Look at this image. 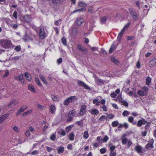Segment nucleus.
<instances>
[{"label":"nucleus","mask_w":156,"mask_h":156,"mask_svg":"<svg viewBox=\"0 0 156 156\" xmlns=\"http://www.w3.org/2000/svg\"><path fill=\"white\" fill-rule=\"evenodd\" d=\"M2 46L5 48H8L12 45L11 42L8 40H2L0 41Z\"/></svg>","instance_id":"nucleus-1"},{"label":"nucleus","mask_w":156,"mask_h":156,"mask_svg":"<svg viewBox=\"0 0 156 156\" xmlns=\"http://www.w3.org/2000/svg\"><path fill=\"white\" fill-rule=\"evenodd\" d=\"M76 99V96H72L66 99L63 102V104L65 105H68L70 102H73Z\"/></svg>","instance_id":"nucleus-2"},{"label":"nucleus","mask_w":156,"mask_h":156,"mask_svg":"<svg viewBox=\"0 0 156 156\" xmlns=\"http://www.w3.org/2000/svg\"><path fill=\"white\" fill-rule=\"evenodd\" d=\"M129 10L132 18L134 20H136L138 18V16L136 12L131 8H129Z\"/></svg>","instance_id":"nucleus-3"},{"label":"nucleus","mask_w":156,"mask_h":156,"mask_svg":"<svg viewBox=\"0 0 156 156\" xmlns=\"http://www.w3.org/2000/svg\"><path fill=\"white\" fill-rule=\"evenodd\" d=\"M39 35L41 39H43L45 37V33L44 28L42 26H41L40 27Z\"/></svg>","instance_id":"nucleus-4"},{"label":"nucleus","mask_w":156,"mask_h":156,"mask_svg":"<svg viewBox=\"0 0 156 156\" xmlns=\"http://www.w3.org/2000/svg\"><path fill=\"white\" fill-rule=\"evenodd\" d=\"M78 29L76 27H73L72 29V31L70 33V36L72 37H75L77 35Z\"/></svg>","instance_id":"nucleus-5"},{"label":"nucleus","mask_w":156,"mask_h":156,"mask_svg":"<svg viewBox=\"0 0 156 156\" xmlns=\"http://www.w3.org/2000/svg\"><path fill=\"white\" fill-rule=\"evenodd\" d=\"M77 84L81 87H84V88L87 90H90V87L84 82L82 81L78 80L77 82Z\"/></svg>","instance_id":"nucleus-6"},{"label":"nucleus","mask_w":156,"mask_h":156,"mask_svg":"<svg viewBox=\"0 0 156 156\" xmlns=\"http://www.w3.org/2000/svg\"><path fill=\"white\" fill-rule=\"evenodd\" d=\"M77 48L84 54H86L87 51V50L86 48L80 45H79L77 46Z\"/></svg>","instance_id":"nucleus-7"},{"label":"nucleus","mask_w":156,"mask_h":156,"mask_svg":"<svg viewBox=\"0 0 156 156\" xmlns=\"http://www.w3.org/2000/svg\"><path fill=\"white\" fill-rule=\"evenodd\" d=\"M147 122V121H146L145 119H142L141 120H139L137 123V126L138 127H140L143 125H145Z\"/></svg>","instance_id":"nucleus-8"},{"label":"nucleus","mask_w":156,"mask_h":156,"mask_svg":"<svg viewBox=\"0 0 156 156\" xmlns=\"http://www.w3.org/2000/svg\"><path fill=\"white\" fill-rule=\"evenodd\" d=\"M154 140L153 139H151L148 141V143L147 144L146 146L145 147L147 149H148L149 147L151 148H153L154 147V146L153 145L154 143Z\"/></svg>","instance_id":"nucleus-9"},{"label":"nucleus","mask_w":156,"mask_h":156,"mask_svg":"<svg viewBox=\"0 0 156 156\" xmlns=\"http://www.w3.org/2000/svg\"><path fill=\"white\" fill-rule=\"evenodd\" d=\"M86 106L85 105H83L82 106L80 110L79 114L81 116L83 115L85 113V109Z\"/></svg>","instance_id":"nucleus-10"},{"label":"nucleus","mask_w":156,"mask_h":156,"mask_svg":"<svg viewBox=\"0 0 156 156\" xmlns=\"http://www.w3.org/2000/svg\"><path fill=\"white\" fill-rule=\"evenodd\" d=\"M18 103L17 100L16 99H13L12 100L9 104L8 106L9 107H11L16 105Z\"/></svg>","instance_id":"nucleus-11"},{"label":"nucleus","mask_w":156,"mask_h":156,"mask_svg":"<svg viewBox=\"0 0 156 156\" xmlns=\"http://www.w3.org/2000/svg\"><path fill=\"white\" fill-rule=\"evenodd\" d=\"M56 111V108L55 106L53 105H51L49 106V112L52 114H55Z\"/></svg>","instance_id":"nucleus-12"},{"label":"nucleus","mask_w":156,"mask_h":156,"mask_svg":"<svg viewBox=\"0 0 156 156\" xmlns=\"http://www.w3.org/2000/svg\"><path fill=\"white\" fill-rule=\"evenodd\" d=\"M156 64V58L151 60L149 63V66L151 67H154Z\"/></svg>","instance_id":"nucleus-13"},{"label":"nucleus","mask_w":156,"mask_h":156,"mask_svg":"<svg viewBox=\"0 0 156 156\" xmlns=\"http://www.w3.org/2000/svg\"><path fill=\"white\" fill-rule=\"evenodd\" d=\"M135 149L137 153H141L142 152L143 148L140 145H138L135 146Z\"/></svg>","instance_id":"nucleus-14"},{"label":"nucleus","mask_w":156,"mask_h":156,"mask_svg":"<svg viewBox=\"0 0 156 156\" xmlns=\"http://www.w3.org/2000/svg\"><path fill=\"white\" fill-rule=\"evenodd\" d=\"M23 76H25L26 79L29 81H30L31 80L30 74L28 72L25 73L23 74Z\"/></svg>","instance_id":"nucleus-15"},{"label":"nucleus","mask_w":156,"mask_h":156,"mask_svg":"<svg viewBox=\"0 0 156 156\" xmlns=\"http://www.w3.org/2000/svg\"><path fill=\"white\" fill-rule=\"evenodd\" d=\"M95 82L98 85L101 86L104 84L103 81L100 79H96Z\"/></svg>","instance_id":"nucleus-16"},{"label":"nucleus","mask_w":156,"mask_h":156,"mask_svg":"<svg viewBox=\"0 0 156 156\" xmlns=\"http://www.w3.org/2000/svg\"><path fill=\"white\" fill-rule=\"evenodd\" d=\"M125 31V30L124 29V28H122L120 33L119 34L117 38V40L118 41H119L121 38V37Z\"/></svg>","instance_id":"nucleus-17"},{"label":"nucleus","mask_w":156,"mask_h":156,"mask_svg":"<svg viewBox=\"0 0 156 156\" xmlns=\"http://www.w3.org/2000/svg\"><path fill=\"white\" fill-rule=\"evenodd\" d=\"M84 22V20L82 18L78 19L76 22V24L78 26H80Z\"/></svg>","instance_id":"nucleus-18"},{"label":"nucleus","mask_w":156,"mask_h":156,"mask_svg":"<svg viewBox=\"0 0 156 156\" xmlns=\"http://www.w3.org/2000/svg\"><path fill=\"white\" fill-rule=\"evenodd\" d=\"M28 89L30 90L31 92H32L34 93H35L36 92V89L34 86L30 84L28 85Z\"/></svg>","instance_id":"nucleus-19"},{"label":"nucleus","mask_w":156,"mask_h":156,"mask_svg":"<svg viewBox=\"0 0 156 156\" xmlns=\"http://www.w3.org/2000/svg\"><path fill=\"white\" fill-rule=\"evenodd\" d=\"M89 112H90L92 115L95 114L96 115H98L99 112L98 111L95 109H94L91 110H89Z\"/></svg>","instance_id":"nucleus-20"},{"label":"nucleus","mask_w":156,"mask_h":156,"mask_svg":"<svg viewBox=\"0 0 156 156\" xmlns=\"http://www.w3.org/2000/svg\"><path fill=\"white\" fill-rule=\"evenodd\" d=\"M9 114H5L0 117V123L2 122L9 115Z\"/></svg>","instance_id":"nucleus-21"},{"label":"nucleus","mask_w":156,"mask_h":156,"mask_svg":"<svg viewBox=\"0 0 156 156\" xmlns=\"http://www.w3.org/2000/svg\"><path fill=\"white\" fill-rule=\"evenodd\" d=\"M116 48V46L115 45L114 43L113 44L109 50V53L110 54L112 53L113 51Z\"/></svg>","instance_id":"nucleus-22"},{"label":"nucleus","mask_w":156,"mask_h":156,"mask_svg":"<svg viewBox=\"0 0 156 156\" xmlns=\"http://www.w3.org/2000/svg\"><path fill=\"white\" fill-rule=\"evenodd\" d=\"M24 20L27 23H29L31 21V19L28 15H25L24 17Z\"/></svg>","instance_id":"nucleus-23"},{"label":"nucleus","mask_w":156,"mask_h":156,"mask_svg":"<svg viewBox=\"0 0 156 156\" xmlns=\"http://www.w3.org/2000/svg\"><path fill=\"white\" fill-rule=\"evenodd\" d=\"M39 77L44 84L45 85L47 84V81L44 76L40 75H39Z\"/></svg>","instance_id":"nucleus-24"},{"label":"nucleus","mask_w":156,"mask_h":156,"mask_svg":"<svg viewBox=\"0 0 156 156\" xmlns=\"http://www.w3.org/2000/svg\"><path fill=\"white\" fill-rule=\"evenodd\" d=\"M57 150L58 153H62L64 151V148L63 147L59 146L58 147Z\"/></svg>","instance_id":"nucleus-25"},{"label":"nucleus","mask_w":156,"mask_h":156,"mask_svg":"<svg viewBox=\"0 0 156 156\" xmlns=\"http://www.w3.org/2000/svg\"><path fill=\"white\" fill-rule=\"evenodd\" d=\"M23 40L24 41H26L27 40H33V38L30 37V36L28 34H25L23 38Z\"/></svg>","instance_id":"nucleus-26"},{"label":"nucleus","mask_w":156,"mask_h":156,"mask_svg":"<svg viewBox=\"0 0 156 156\" xmlns=\"http://www.w3.org/2000/svg\"><path fill=\"white\" fill-rule=\"evenodd\" d=\"M27 108V105H24L22 107L20 108L18 110L21 113L23 111H24Z\"/></svg>","instance_id":"nucleus-27"},{"label":"nucleus","mask_w":156,"mask_h":156,"mask_svg":"<svg viewBox=\"0 0 156 156\" xmlns=\"http://www.w3.org/2000/svg\"><path fill=\"white\" fill-rule=\"evenodd\" d=\"M108 17L107 16H104L101 18V24H104L106 22Z\"/></svg>","instance_id":"nucleus-28"},{"label":"nucleus","mask_w":156,"mask_h":156,"mask_svg":"<svg viewBox=\"0 0 156 156\" xmlns=\"http://www.w3.org/2000/svg\"><path fill=\"white\" fill-rule=\"evenodd\" d=\"M148 88L147 87H144L142 88V91H143L144 92V93L145 94V96L147 95L148 91Z\"/></svg>","instance_id":"nucleus-29"},{"label":"nucleus","mask_w":156,"mask_h":156,"mask_svg":"<svg viewBox=\"0 0 156 156\" xmlns=\"http://www.w3.org/2000/svg\"><path fill=\"white\" fill-rule=\"evenodd\" d=\"M75 115L76 112L74 111V110H72L69 112L68 114V116L73 117Z\"/></svg>","instance_id":"nucleus-30"},{"label":"nucleus","mask_w":156,"mask_h":156,"mask_svg":"<svg viewBox=\"0 0 156 156\" xmlns=\"http://www.w3.org/2000/svg\"><path fill=\"white\" fill-rule=\"evenodd\" d=\"M52 3H54L55 5H56L57 4H59L63 2V0H52Z\"/></svg>","instance_id":"nucleus-31"},{"label":"nucleus","mask_w":156,"mask_h":156,"mask_svg":"<svg viewBox=\"0 0 156 156\" xmlns=\"http://www.w3.org/2000/svg\"><path fill=\"white\" fill-rule=\"evenodd\" d=\"M51 97L52 100L54 101L57 102L59 101L58 98L54 95H51Z\"/></svg>","instance_id":"nucleus-32"},{"label":"nucleus","mask_w":156,"mask_h":156,"mask_svg":"<svg viewBox=\"0 0 156 156\" xmlns=\"http://www.w3.org/2000/svg\"><path fill=\"white\" fill-rule=\"evenodd\" d=\"M23 76V75L22 74H20L19 75L18 77H17V78H16V80H19L21 82H23V79L22 78Z\"/></svg>","instance_id":"nucleus-33"},{"label":"nucleus","mask_w":156,"mask_h":156,"mask_svg":"<svg viewBox=\"0 0 156 156\" xmlns=\"http://www.w3.org/2000/svg\"><path fill=\"white\" fill-rule=\"evenodd\" d=\"M151 79L150 77H147L146 80V84L147 85L149 86L151 84Z\"/></svg>","instance_id":"nucleus-34"},{"label":"nucleus","mask_w":156,"mask_h":156,"mask_svg":"<svg viewBox=\"0 0 156 156\" xmlns=\"http://www.w3.org/2000/svg\"><path fill=\"white\" fill-rule=\"evenodd\" d=\"M86 9L85 8L83 7V8H81L80 9L75 10L72 12V13H73L75 12H78V11H84L86 10Z\"/></svg>","instance_id":"nucleus-35"},{"label":"nucleus","mask_w":156,"mask_h":156,"mask_svg":"<svg viewBox=\"0 0 156 156\" xmlns=\"http://www.w3.org/2000/svg\"><path fill=\"white\" fill-rule=\"evenodd\" d=\"M89 136V134L88 132L87 131H85L84 132V133L83 135V137L85 139H87L88 138Z\"/></svg>","instance_id":"nucleus-36"},{"label":"nucleus","mask_w":156,"mask_h":156,"mask_svg":"<svg viewBox=\"0 0 156 156\" xmlns=\"http://www.w3.org/2000/svg\"><path fill=\"white\" fill-rule=\"evenodd\" d=\"M111 61L115 64H117L118 63L119 61L115 58L114 57H112L111 58Z\"/></svg>","instance_id":"nucleus-37"},{"label":"nucleus","mask_w":156,"mask_h":156,"mask_svg":"<svg viewBox=\"0 0 156 156\" xmlns=\"http://www.w3.org/2000/svg\"><path fill=\"white\" fill-rule=\"evenodd\" d=\"M20 56H16L14 57H12L11 58V60L13 61H14L15 62H16L17 60L19 59L20 58Z\"/></svg>","instance_id":"nucleus-38"},{"label":"nucleus","mask_w":156,"mask_h":156,"mask_svg":"<svg viewBox=\"0 0 156 156\" xmlns=\"http://www.w3.org/2000/svg\"><path fill=\"white\" fill-rule=\"evenodd\" d=\"M35 81L36 83L39 86H41L42 85L40 82V80L38 78L36 77L35 78Z\"/></svg>","instance_id":"nucleus-39"},{"label":"nucleus","mask_w":156,"mask_h":156,"mask_svg":"<svg viewBox=\"0 0 156 156\" xmlns=\"http://www.w3.org/2000/svg\"><path fill=\"white\" fill-rule=\"evenodd\" d=\"M76 123L80 126L82 127L83 126V122L82 120L76 122Z\"/></svg>","instance_id":"nucleus-40"},{"label":"nucleus","mask_w":156,"mask_h":156,"mask_svg":"<svg viewBox=\"0 0 156 156\" xmlns=\"http://www.w3.org/2000/svg\"><path fill=\"white\" fill-rule=\"evenodd\" d=\"M74 135L73 133H71L69 135V139L70 140H73L74 139Z\"/></svg>","instance_id":"nucleus-41"},{"label":"nucleus","mask_w":156,"mask_h":156,"mask_svg":"<svg viewBox=\"0 0 156 156\" xmlns=\"http://www.w3.org/2000/svg\"><path fill=\"white\" fill-rule=\"evenodd\" d=\"M137 94L140 96H145V94L144 93V92L143 91L141 90H139L138 91Z\"/></svg>","instance_id":"nucleus-42"},{"label":"nucleus","mask_w":156,"mask_h":156,"mask_svg":"<svg viewBox=\"0 0 156 156\" xmlns=\"http://www.w3.org/2000/svg\"><path fill=\"white\" fill-rule=\"evenodd\" d=\"M73 127V126L72 125H70L68 127H66V132H69V131Z\"/></svg>","instance_id":"nucleus-43"},{"label":"nucleus","mask_w":156,"mask_h":156,"mask_svg":"<svg viewBox=\"0 0 156 156\" xmlns=\"http://www.w3.org/2000/svg\"><path fill=\"white\" fill-rule=\"evenodd\" d=\"M105 119L107 120V117L105 115H103L99 119V120L100 121H102L104 120Z\"/></svg>","instance_id":"nucleus-44"},{"label":"nucleus","mask_w":156,"mask_h":156,"mask_svg":"<svg viewBox=\"0 0 156 156\" xmlns=\"http://www.w3.org/2000/svg\"><path fill=\"white\" fill-rule=\"evenodd\" d=\"M121 102H122L121 103L122 104V105H123L126 107H127L128 106V104L126 101L123 100Z\"/></svg>","instance_id":"nucleus-45"},{"label":"nucleus","mask_w":156,"mask_h":156,"mask_svg":"<svg viewBox=\"0 0 156 156\" xmlns=\"http://www.w3.org/2000/svg\"><path fill=\"white\" fill-rule=\"evenodd\" d=\"M62 43L65 46L66 45V40L65 37H62Z\"/></svg>","instance_id":"nucleus-46"},{"label":"nucleus","mask_w":156,"mask_h":156,"mask_svg":"<svg viewBox=\"0 0 156 156\" xmlns=\"http://www.w3.org/2000/svg\"><path fill=\"white\" fill-rule=\"evenodd\" d=\"M127 139L126 138H122V144H125L127 141Z\"/></svg>","instance_id":"nucleus-47"},{"label":"nucleus","mask_w":156,"mask_h":156,"mask_svg":"<svg viewBox=\"0 0 156 156\" xmlns=\"http://www.w3.org/2000/svg\"><path fill=\"white\" fill-rule=\"evenodd\" d=\"M58 132L61 135L63 136H65L66 134L65 131L63 130H61L60 131H58Z\"/></svg>","instance_id":"nucleus-48"},{"label":"nucleus","mask_w":156,"mask_h":156,"mask_svg":"<svg viewBox=\"0 0 156 156\" xmlns=\"http://www.w3.org/2000/svg\"><path fill=\"white\" fill-rule=\"evenodd\" d=\"M9 72L8 70L5 71V74L3 75L2 77L5 78L7 77L9 74Z\"/></svg>","instance_id":"nucleus-49"},{"label":"nucleus","mask_w":156,"mask_h":156,"mask_svg":"<svg viewBox=\"0 0 156 156\" xmlns=\"http://www.w3.org/2000/svg\"><path fill=\"white\" fill-rule=\"evenodd\" d=\"M112 124L113 126L116 127L119 125V123L117 121H114L112 123Z\"/></svg>","instance_id":"nucleus-50"},{"label":"nucleus","mask_w":156,"mask_h":156,"mask_svg":"<svg viewBox=\"0 0 156 156\" xmlns=\"http://www.w3.org/2000/svg\"><path fill=\"white\" fill-rule=\"evenodd\" d=\"M106 150L104 148L101 149L100 150V152L101 154H105L106 152Z\"/></svg>","instance_id":"nucleus-51"},{"label":"nucleus","mask_w":156,"mask_h":156,"mask_svg":"<svg viewBox=\"0 0 156 156\" xmlns=\"http://www.w3.org/2000/svg\"><path fill=\"white\" fill-rule=\"evenodd\" d=\"M56 138V136L55 134H52L50 136V139L53 141H54Z\"/></svg>","instance_id":"nucleus-52"},{"label":"nucleus","mask_w":156,"mask_h":156,"mask_svg":"<svg viewBox=\"0 0 156 156\" xmlns=\"http://www.w3.org/2000/svg\"><path fill=\"white\" fill-rule=\"evenodd\" d=\"M101 107L102 108L103 111L106 112L107 111L108 109L107 108L106 106L105 105H104L103 106H101Z\"/></svg>","instance_id":"nucleus-53"},{"label":"nucleus","mask_w":156,"mask_h":156,"mask_svg":"<svg viewBox=\"0 0 156 156\" xmlns=\"http://www.w3.org/2000/svg\"><path fill=\"white\" fill-rule=\"evenodd\" d=\"M108 139V137L107 135H105L103 139V141L105 143L107 141Z\"/></svg>","instance_id":"nucleus-54"},{"label":"nucleus","mask_w":156,"mask_h":156,"mask_svg":"<svg viewBox=\"0 0 156 156\" xmlns=\"http://www.w3.org/2000/svg\"><path fill=\"white\" fill-rule=\"evenodd\" d=\"M129 114V112L127 111H124L122 113L123 116H127Z\"/></svg>","instance_id":"nucleus-55"},{"label":"nucleus","mask_w":156,"mask_h":156,"mask_svg":"<svg viewBox=\"0 0 156 156\" xmlns=\"http://www.w3.org/2000/svg\"><path fill=\"white\" fill-rule=\"evenodd\" d=\"M13 129L16 132L18 133L20 131L19 128L16 126H15L13 127Z\"/></svg>","instance_id":"nucleus-56"},{"label":"nucleus","mask_w":156,"mask_h":156,"mask_svg":"<svg viewBox=\"0 0 156 156\" xmlns=\"http://www.w3.org/2000/svg\"><path fill=\"white\" fill-rule=\"evenodd\" d=\"M20 46V45L17 46L15 48V50L17 51H20L21 50Z\"/></svg>","instance_id":"nucleus-57"},{"label":"nucleus","mask_w":156,"mask_h":156,"mask_svg":"<svg viewBox=\"0 0 156 156\" xmlns=\"http://www.w3.org/2000/svg\"><path fill=\"white\" fill-rule=\"evenodd\" d=\"M17 12L16 11H15L13 14V16L16 19H17Z\"/></svg>","instance_id":"nucleus-58"},{"label":"nucleus","mask_w":156,"mask_h":156,"mask_svg":"<svg viewBox=\"0 0 156 156\" xmlns=\"http://www.w3.org/2000/svg\"><path fill=\"white\" fill-rule=\"evenodd\" d=\"M133 118L132 117H129L128 119V121L131 123L133 122Z\"/></svg>","instance_id":"nucleus-59"},{"label":"nucleus","mask_w":156,"mask_h":156,"mask_svg":"<svg viewBox=\"0 0 156 156\" xmlns=\"http://www.w3.org/2000/svg\"><path fill=\"white\" fill-rule=\"evenodd\" d=\"M116 155V152H114L113 151H110L109 154L110 156H115Z\"/></svg>","instance_id":"nucleus-60"},{"label":"nucleus","mask_w":156,"mask_h":156,"mask_svg":"<svg viewBox=\"0 0 156 156\" xmlns=\"http://www.w3.org/2000/svg\"><path fill=\"white\" fill-rule=\"evenodd\" d=\"M110 96L112 98H115L116 96L117 95L115 93H112L111 94Z\"/></svg>","instance_id":"nucleus-61"},{"label":"nucleus","mask_w":156,"mask_h":156,"mask_svg":"<svg viewBox=\"0 0 156 156\" xmlns=\"http://www.w3.org/2000/svg\"><path fill=\"white\" fill-rule=\"evenodd\" d=\"M73 117L69 116L68 118L67 119V121L68 122H71L73 120Z\"/></svg>","instance_id":"nucleus-62"},{"label":"nucleus","mask_w":156,"mask_h":156,"mask_svg":"<svg viewBox=\"0 0 156 156\" xmlns=\"http://www.w3.org/2000/svg\"><path fill=\"white\" fill-rule=\"evenodd\" d=\"M115 146H111L110 147V151H113L115 150Z\"/></svg>","instance_id":"nucleus-63"},{"label":"nucleus","mask_w":156,"mask_h":156,"mask_svg":"<svg viewBox=\"0 0 156 156\" xmlns=\"http://www.w3.org/2000/svg\"><path fill=\"white\" fill-rule=\"evenodd\" d=\"M62 59L61 58H60L57 60V62L58 64H60L62 62Z\"/></svg>","instance_id":"nucleus-64"}]
</instances>
